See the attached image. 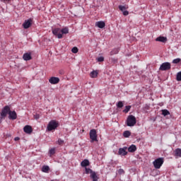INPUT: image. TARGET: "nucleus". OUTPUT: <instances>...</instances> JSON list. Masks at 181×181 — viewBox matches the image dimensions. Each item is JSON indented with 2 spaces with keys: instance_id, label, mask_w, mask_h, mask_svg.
Instances as JSON below:
<instances>
[{
  "instance_id": "obj_30",
  "label": "nucleus",
  "mask_w": 181,
  "mask_h": 181,
  "mask_svg": "<svg viewBox=\"0 0 181 181\" xmlns=\"http://www.w3.org/2000/svg\"><path fill=\"white\" fill-rule=\"evenodd\" d=\"M176 80H177V81H181V71H180L177 74Z\"/></svg>"
},
{
  "instance_id": "obj_32",
  "label": "nucleus",
  "mask_w": 181,
  "mask_h": 181,
  "mask_svg": "<svg viewBox=\"0 0 181 181\" xmlns=\"http://www.w3.org/2000/svg\"><path fill=\"white\" fill-rule=\"evenodd\" d=\"M72 53H77L78 52V48L74 47L71 49Z\"/></svg>"
},
{
  "instance_id": "obj_20",
  "label": "nucleus",
  "mask_w": 181,
  "mask_h": 181,
  "mask_svg": "<svg viewBox=\"0 0 181 181\" xmlns=\"http://www.w3.org/2000/svg\"><path fill=\"white\" fill-rule=\"evenodd\" d=\"M118 53H119V49L115 48L110 52V56H114V54H118Z\"/></svg>"
},
{
  "instance_id": "obj_35",
  "label": "nucleus",
  "mask_w": 181,
  "mask_h": 181,
  "mask_svg": "<svg viewBox=\"0 0 181 181\" xmlns=\"http://www.w3.org/2000/svg\"><path fill=\"white\" fill-rule=\"evenodd\" d=\"M64 144V140H62V139H58V144L63 145Z\"/></svg>"
},
{
  "instance_id": "obj_8",
  "label": "nucleus",
  "mask_w": 181,
  "mask_h": 181,
  "mask_svg": "<svg viewBox=\"0 0 181 181\" xmlns=\"http://www.w3.org/2000/svg\"><path fill=\"white\" fill-rule=\"evenodd\" d=\"M127 149L128 148L127 146L119 148L118 155L126 156V155H128V152L127 151Z\"/></svg>"
},
{
  "instance_id": "obj_6",
  "label": "nucleus",
  "mask_w": 181,
  "mask_h": 181,
  "mask_svg": "<svg viewBox=\"0 0 181 181\" xmlns=\"http://www.w3.org/2000/svg\"><path fill=\"white\" fill-rule=\"evenodd\" d=\"M170 63L164 62L160 65L159 70H160L161 71H166L167 70H170Z\"/></svg>"
},
{
  "instance_id": "obj_39",
  "label": "nucleus",
  "mask_w": 181,
  "mask_h": 181,
  "mask_svg": "<svg viewBox=\"0 0 181 181\" xmlns=\"http://www.w3.org/2000/svg\"><path fill=\"white\" fill-rule=\"evenodd\" d=\"M112 62H113L114 63H117V62L118 61L117 59H115V58H111Z\"/></svg>"
},
{
  "instance_id": "obj_1",
  "label": "nucleus",
  "mask_w": 181,
  "mask_h": 181,
  "mask_svg": "<svg viewBox=\"0 0 181 181\" xmlns=\"http://www.w3.org/2000/svg\"><path fill=\"white\" fill-rule=\"evenodd\" d=\"M126 124L127 127H134L136 124V117L132 115H129L126 120Z\"/></svg>"
},
{
  "instance_id": "obj_5",
  "label": "nucleus",
  "mask_w": 181,
  "mask_h": 181,
  "mask_svg": "<svg viewBox=\"0 0 181 181\" xmlns=\"http://www.w3.org/2000/svg\"><path fill=\"white\" fill-rule=\"evenodd\" d=\"M11 111V107H9V106L6 105L5 106L1 112V116L2 117V118H6V116L8 115V114H9Z\"/></svg>"
},
{
  "instance_id": "obj_33",
  "label": "nucleus",
  "mask_w": 181,
  "mask_h": 181,
  "mask_svg": "<svg viewBox=\"0 0 181 181\" xmlns=\"http://www.w3.org/2000/svg\"><path fill=\"white\" fill-rule=\"evenodd\" d=\"M55 152H56V150L54 148H51L49 150V155H50V156H52V155H54Z\"/></svg>"
},
{
  "instance_id": "obj_41",
  "label": "nucleus",
  "mask_w": 181,
  "mask_h": 181,
  "mask_svg": "<svg viewBox=\"0 0 181 181\" xmlns=\"http://www.w3.org/2000/svg\"><path fill=\"white\" fill-rule=\"evenodd\" d=\"M19 139H21V138H19V137H15L14 138V141H19Z\"/></svg>"
},
{
  "instance_id": "obj_27",
  "label": "nucleus",
  "mask_w": 181,
  "mask_h": 181,
  "mask_svg": "<svg viewBox=\"0 0 181 181\" xmlns=\"http://www.w3.org/2000/svg\"><path fill=\"white\" fill-rule=\"evenodd\" d=\"M61 33L62 35H67L69 33V28H64L62 30H61Z\"/></svg>"
},
{
  "instance_id": "obj_11",
  "label": "nucleus",
  "mask_w": 181,
  "mask_h": 181,
  "mask_svg": "<svg viewBox=\"0 0 181 181\" xmlns=\"http://www.w3.org/2000/svg\"><path fill=\"white\" fill-rule=\"evenodd\" d=\"M8 118L9 119H16L18 118V115H16V112L11 111L8 112Z\"/></svg>"
},
{
  "instance_id": "obj_42",
  "label": "nucleus",
  "mask_w": 181,
  "mask_h": 181,
  "mask_svg": "<svg viewBox=\"0 0 181 181\" xmlns=\"http://www.w3.org/2000/svg\"><path fill=\"white\" fill-rule=\"evenodd\" d=\"M1 2H5V1H11V0H1Z\"/></svg>"
},
{
  "instance_id": "obj_15",
  "label": "nucleus",
  "mask_w": 181,
  "mask_h": 181,
  "mask_svg": "<svg viewBox=\"0 0 181 181\" xmlns=\"http://www.w3.org/2000/svg\"><path fill=\"white\" fill-rule=\"evenodd\" d=\"M168 38L165 37L160 36L156 39V42H162V43H166Z\"/></svg>"
},
{
  "instance_id": "obj_21",
  "label": "nucleus",
  "mask_w": 181,
  "mask_h": 181,
  "mask_svg": "<svg viewBox=\"0 0 181 181\" xmlns=\"http://www.w3.org/2000/svg\"><path fill=\"white\" fill-rule=\"evenodd\" d=\"M42 170L44 172V173H48L49 170H50V168L49 165H44L42 166Z\"/></svg>"
},
{
  "instance_id": "obj_14",
  "label": "nucleus",
  "mask_w": 181,
  "mask_h": 181,
  "mask_svg": "<svg viewBox=\"0 0 181 181\" xmlns=\"http://www.w3.org/2000/svg\"><path fill=\"white\" fill-rule=\"evenodd\" d=\"M95 26L100 29H103V28H105V23L104 21H98L95 23Z\"/></svg>"
},
{
  "instance_id": "obj_37",
  "label": "nucleus",
  "mask_w": 181,
  "mask_h": 181,
  "mask_svg": "<svg viewBox=\"0 0 181 181\" xmlns=\"http://www.w3.org/2000/svg\"><path fill=\"white\" fill-rule=\"evenodd\" d=\"M97 60L99 62H104V57H100L97 59Z\"/></svg>"
},
{
  "instance_id": "obj_12",
  "label": "nucleus",
  "mask_w": 181,
  "mask_h": 181,
  "mask_svg": "<svg viewBox=\"0 0 181 181\" xmlns=\"http://www.w3.org/2000/svg\"><path fill=\"white\" fill-rule=\"evenodd\" d=\"M23 131L24 132H25V134H32V132H33V129H32L31 126L26 125L24 127Z\"/></svg>"
},
{
  "instance_id": "obj_19",
  "label": "nucleus",
  "mask_w": 181,
  "mask_h": 181,
  "mask_svg": "<svg viewBox=\"0 0 181 181\" xmlns=\"http://www.w3.org/2000/svg\"><path fill=\"white\" fill-rule=\"evenodd\" d=\"M90 177L93 180V181H98V177L97 176V173H95V172L92 173V174L90 175Z\"/></svg>"
},
{
  "instance_id": "obj_24",
  "label": "nucleus",
  "mask_w": 181,
  "mask_h": 181,
  "mask_svg": "<svg viewBox=\"0 0 181 181\" xmlns=\"http://www.w3.org/2000/svg\"><path fill=\"white\" fill-rule=\"evenodd\" d=\"M90 77L92 78H95V77H97V76H98V73L96 71H93L91 73H90Z\"/></svg>"
},
{
  "instance_id": "obj_26",
  "label": "nucleus",
  "mask_w": 181,
  "mask_h": 181,
  "mask_svg": "<svg viewBox=\"0 0 181 181\" xmlns=\"http://www.w3.org/2000/svg\"><path fill=\"white\" fill-rule=\"evenodd\" d=\"M132 106L131 105H127L125 107V109L123 110V112H124V114H127V112H129V110H131Z\"/></svg>"
},
{
  "instance_id": "obj_3",
  "label": "nucleus",
  "mask_w": 181,
  "mask_h": 181,
  "mask_svg": "<svg viewBox=\"0 0 181 181\" xmlns=\"http://www.w3.org/2000/svg\"><path fill=\"white\" fill-rule=\"evenodd\" d=\"M89 135L91 143L98 141V140L97 139V130H95V129H91L90 131Z\"/></svg>"
},
{
  "instance_id": "obj_4",
  "label": "nucleus",
  "mask_w": 181,
  "mask_h": 181,
  "mask_svg": "<svg viewBox=\"0 0 181 181\" xmlns=\"http://www.w3.org/2000/svg\"><path fill=\"white\" fill-rule=\"evenodd\" d=\"M153 165L156 169H160V166H162V165H163V158H158L156 159L153 161Z\"/></svg>"
},
{
  "instance_id": "obj_34",
  "label": "nucleus",
  "mask_w": 181,
  "mask_h": 181,
  "mask_svg": "<svg viewBox=\"0 0 181 181\" xmlns=\"http://www.w3.org/2000/svg\"><path fill=\"white\" fill-rule=\"evenodd\" d=\"M118 173L119 175H124V173H125V171L123 169H119L118 170Z\"/></svg>"
},
{
  "instance_id": "obj_28",
  "label": "nucleus",
  "mask_w": 181,
  "mask_h": 181,
  "mask_svg": "<svg viewBox=\"0 0 181 181\" xmlns=\"http://www.w3.org/2000/svg\"><path fill=\"white\" fill-rule=\"evenodd\" d=\"M117 108H122V107H124V103L122 101H119L117 103Z\"/></svg>"
},
{
  "instance_id": "obj_36",
  "label": "nucleus",
  "mask_w": 181,
  "mask_h": 181,
  "mask_svg": "<svg viewBox=\"0 0 181 181\" xmlns=\"http://www.w3.org/2000/svg\"><path fill=\"white\" fill-rule=\"evenodd\" d=\"M123 12V15L124 16H128V15H129V12L128 11H124Z\"/></svg>"
},
{
  "instance_id": "obj_16",
  "label": "nucleus",
  "mask_w": 181,
  "mask_h": 181,
  "mask_svg": "<svg viewBox=\"0 0 181 181\" xmlns=\"http://www.w3.org/2000/svg\"><path fill=\"white\" fill-rule=\"evenodd\" d=\"M174 152V156L176 158H181V148H176Z\"/></svg>"
},
{
  "instance_id": "obj_7",
  "label": "nucleus",
  "mask_w": 181,
  "mask_h": 181,
  "mask_svg": "<svg viewBox=\"0 0 181 181\" xmlns=\"http://www.w3.org/2000/svg\"><path fill=\"white\" fill-rule=\"evenodd\" d=\"M52 33L54 35V36H57L58 39L63 38V34H62L60 28L52 29Z\"/></svg>"
},
{
  "instance_id": "obj_9",
  "label": "nucleus",
  "mask_w": 181,
  "mask_h": 181,
  "mask_svg": "<svg viewBox=\"0 0 181 181\" xmlns=\"http://www.w3.org/2000/svg\"><path fill=\"white\" fill-rule=\"evenodd\" d=\"M59 82L60 78L58 77L52 76L49 79V83H50V84H59Z\"/></svg>"
},
{
  "instance_id": "obj_29",
  "label": "nucleus",
  "mask_w": 181,
  "mask_h": 181,
  "mask_svg": "<svg viewBox=\"0 0 181 181\" xmlns=\"http://www.w3.org/2000/svg\"><path fill=\"white\" fill-rule=\"evenodd\" d=\"M86 170V173L88 174L90 173V175H93V173H94L95 172H93V170L90 169V168H85Z\"/></svg>"
},
{
  "instance_id": "obj_10",
  "label": "nucleus",
  "mask_w": 181,
  "mask_h": 181,
  "mask_svg": "<svg viewBox=\"0 0 181 181\" xmlns=\"http://www.w3.org/2000/svg\"><path fill=\"white\" fill-rule=\"evenodd\" d=\"M30 26H32V19H28L23 23L24 29H29Z\"/></svg>"
},
{
  "instance_id": "obj_38",
  "label": "nucleus",
  "mask_w": 181,
  "mask_h": 181,
  "mask_svg": "<svg viewBox=\"0 0 181 181\" xmlns=\"http://www.w3.org/2000/svg\"><path fill=\"white\" fill-rule=\"evenodd\" d=\"M34 118H35V119H39V118H40V116L39 115L36 114L34 115Z\"/></svg>"
},
{
  "instance_id": "obj_18",
  "label": "nucleus",
  "mask_w": 181,
  "mask_h": 181,
  "mask_svg": "<svg viewBox=\"0 0 181 181\" xmlns=\"http://www.w3.org/2000/svg\"><path fill=\"white\" fill-rule=\"evenodd\" d=\"M128 151L132 153L135 152L136 151V146H135L134 144H132L128 148Z\"/></svg>"
},
{
  "instance_id": "obj_17",
  "label": "nucleus",
  "mask_w": 181,
  "mask_h": 181,
  "mask_svg": "<svg viewBox=\"0 0 181 181\" xmlns=\"http://www.w3.org/2000/svg\"><path fill=\"white\" fill-rule=\"evenodd\" d=\"M89 165H90V161L87 159L83 160L81 163V165L82 166V168H86Z\"/></svg>"
},
{
  "instance_id": "obj_22",
  "label": "nucleus",
  "mask_w": 181,
  "mask_h": 181,
  "mask_svg": "<svg viewBox=\"0 0 181 181\" xmlns=\"http://www.w3.org/2000/svg\"><path fill=\"white\" fill-rule=\"evenodd\" d=\"M162 115H163L164 117H166V115H170V112H169V110L165 109V110H162Z\"/></svg>"
},
{
  "instance_id": "obj_31",
  "label": "nucleus",
  "mask_w": 181,
  "mask_h": 181,
  "mask_svg": "<svg viewBox=\"0 0 181 181\" xmlns=\"http://www.w3.org/2000/svg\"><path fill=\"white\" fill-rule=\"evenodd\" d=\"M180 60L181 59L180 58L175 59H173V63L174 64H177V63H180Z\"/></svg>"
},
{
  "instance_id": "obj_23",
  "label": "nucleus",
  "mask_w": 181,
  "mask_h": 181,
  "mask_svg": "<svg viewBox=\"0 0 181 181\" xmlns=\"http://www.w3.org/2000/svg\"><path fill=\"white\" fill-rule=\"evenodd\" d=\"M123 136L124 137V138H129V136H131V132H129V131H124V132H123Z\"/></svg>"
},
{
  "instance_id": "obj_13",
  "label": "nucleus",
  "mask_w": 181,
  "mask_h": 181,
  "mask_svg": "<svg viewBox=\"0 0 181 181\" xmlns=\"http://www.w3.org/2000/svg\"><path fill=\"white\" fill-rule=\"evenodd\" d=\"M23 60H25V62H28L29 60H32V54L27 52L25 53L23 56Z\"/></svg>"
},
{
  "instance_id": "obj_40",
  "label": "nucleus",
  "mask_w": 181,
  "mask_h": 181,
  "mask_svg": "<svg viewBox=\"0 0 181 181\" xmlns=\"http://www.w3.org/2000/svg\"><path fill=\"white\" fill-rule=\"evenodd\" d=\"M2 119H5V117H2V116H0V124H1Z\"/></svg>"
},
{
  "instance_id": "obj_25",
  "label": "nucleus",
  "mask_w": 181,
  "mask_h": 181,
  "mask_svg": "<svg viewBox=\"0 0 181 181\" xmlns=\"http://www.w3.org/2000/svg\"><path fill=\"white\" fill-rule=\"evenodd\" d=\"M119 11H121L122 12H124V11H127V9H128V6H119Z\"/></svg>"
},
{
  "instance_id": "obj_2",
  "label": "nucleus",
  "mask_w": 181,
  "mask_h": 181,
  "mask_svg": "<svg viewBox=\"0 0 181 181\" xmlns=\"http://www.w3.org/2000/svg\"><path fill=\"white\" fill-rule=\"evenodd\" d=\"M59 125V122L56 120H51L47 124V129L49 132L54 131V129H56Z\"/></svg>"
}]
</instances>
